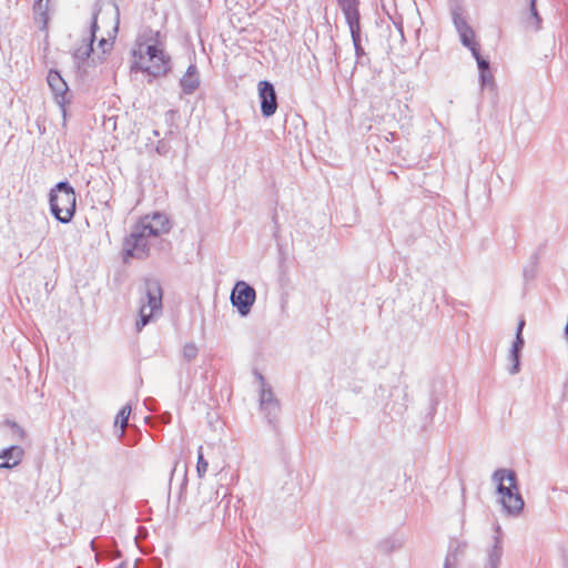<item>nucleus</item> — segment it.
I'll return each instance as SVG.
<instances>
[{"instance_id": "1", "label": "nucleus", "mask_w": 568, "mask_h": 568, "mask_svg": "<svg viewBox=\"0 0 568 568\" xmlns=\"http://www.w3.org/2000/svg\"><path fill=\"white\" fill-rule=\"evenodd\" d=\"M496 491L500 496L503 509L510 516H517L524 508V499L519 493L517 474L513 469L499 468L493 473Z\"/></svg>"}, {"instance_id": "2", "label": "nucleus", "mask_w": 568, "mask_h": 568, "mask_svg": "<svg viewBox=\"0 0 568 568\" xmlns=\"http://www.w3.org/2000/svg\"><path fill=\"white\" fill-rule=\"evenodd\" d=\"M49 205L52 216L62 224L72 221L77 210V194L68 180L58 182L49 192Z\"/></svg>"}, {"instance_id": "3", "label": "nucleus", "mask_w": 568, "mask_h": 568, "mask_svg": "<svg viewBox=\"0 0 568 568\" xmlns=\"http://www.w3.org/2000/svg\"><path fill=\"white\" fill-rule=\"evenodd\" d=\"M149 237L136 224L133 225L129 235L123 240L122 257L126 263L131 258L144 260L150 255Z\"/></svg>"}, {"instance_id": "4", "label": "nucleus", "mask_w": 568, "mask_h": 568, "mask_svg": "<svg viewBox=\"0 0 568 568\" xmlns=\"http://www.w3.org/2000/svg\"><path fill=\"white\" fill-rule=\"evenodd\" d=\"M47 82L53 95L54 102L59 105L63 120L67 119V106L72 102L73 93L67 81L57 69H50L47 74Z\"/></svg>"}, {"instance_id": "5", "label": "nucleus", "mask_w": 568, "mask_h": 568, "mask_svg": "<svg viewBox=\"0 0 568 568\" xmlns=\"http://www.w3.org/2000/svg\"><path fill=\"white\" fill-rule=\"evenodd\" d=\"M230 301L239 315L246 317L256 301V291L247 282L242 280L236 281L231 291Z\"/></svg>"}, {"instance_id": "6", "label": "nucleus", "mask_w": 568, "mask_h": 568, "mask_svg": "<svg viewBox=\"0 0 568 568\" xmlns=\"http://www.w3.org/2000/svg\"><path fill=\"white\" fill-rule=\"evenodd\" d=\"M337 7L345 18V22L349 29L353 44L363 43V32L361 26V0H335Z\"/></svg>"}, {"instance_id": "7", "label": "nucleus", "mask_w": 568, "mask_h": 568, "mask_svg": "<svg viewBox=\"0 0 568 568\" xmlns=\"http://www.w3.org/2000/svg\"><path fill=\"white\" fill-rule=\"evenodd\" d=\"M389 400L383 404V412L390 419L400 418L407 410L408 394L406 387L393 386L388 392Z\"/></svg>"}, {"instance_id": "8", "label": "nucleus", "mask_w": 568, "mask_h": 568, "mask_svg": "<svg viewBox=\"0 0 568 568\" xmlns=\"http://www.w3.org/2000/svg\"><path fill=\"white\" fill-rule=\"evenodd\" d=\"M257 378L261 382L262 388L260 394V407L264 413L268 424L274 425L277 420L280 412V403L274 396L271 386L266 385L265 379L261 373H256Z\"/></svg>"}, {"instance_id": "9", "label": "nucleus", "mask_w": 568, "mask_h": 568, "mask_svg": "<svg viewBox=\"0 0 568 568\" xmlns=\"http://www.w3.org/2000/svg\"><path fill=\"white\" fill-rule=\"evenodd\" d=\"M452 20L456 31L458 32L462 44L469 49L479 47L478 42L475 39V32L473 28L468 24L465 16L464 9L460 6H454L452 8Z\"/></svg>"}, {"instance_id": "10", "label": "nucleus", "mask_w": 568, "mask_h": 568, "mask_svg": "<svg viewBox=\"0 0 568 568\" xmlns=\"http://www.w3.org/2000/svg\"><path fill=\"white\" fill-rule=\"evenodd\" d=\"M151 237H158L170 232L172 225L165 213L154 212L151 215L143 216L135 223Z\"/></svg>"}, {"instance_id": "11", "label": "nucleus", "mask_w": 568, "mask_h": 568, "mask_svg": "<svg viewBox=\"0 0 568 568\" xmlns=\"http://www.w3.org/2000/svg\"><path fill=\"white\" fill-rule=\"evenodd\" d=\"M261 113L264 118H271L277 110V95L274 85L267 81L262 80L257 84Z\"/></svg>"}, {"instance_id": "12", "label": "nucleus", "mask_w": 568, "mask_h": 568, "mask_svg": "<svg viewBox=\"0 0 568 568\" xmlns=\"http://www.w3.org/2000/svg\"><path fill=\"white\" fill-rule=\"evenodd\" d=\"M160 32L156 31L154 37L150 39L151 43L146 44L145 54L151 62V65H158L159 68H166L165 77L172 71L171 57L165 52L163 48L159 45Z\"/></svg>"}, {"instance_id": "13", "label": "nucleus", "mask_w": 568, "mask_h": 568, "mask_svg": "<svg viewBox=\"0 0 568 568\" xmlns=\"http://www.w3.org/2000/svg\"><path fill=\"white\" fill-rule=\"evenodd\" d=\"M201 84V75L195 63H190L185 73L179 81L181 92L185 95L193 94Z\"/></svg>"}, {"instance_id": "14", "label": "nucleus", "mask_w": 568, "mask_h": 568, "mask_svg": "<svg viewBox=\"0 0 568 568\" xmlns=\"http://www.w3.org/2000/svg\"><path fill=\"white\" fill-rule=\"evenodd\" d=\"M495 536H494V544L489 548L485 562L484 568H499L501 565V557H503V540H501V528L499 525L495 527Z\"/></svg>"}, {"instance_id": "15", "label": "nucleus", "mask_w": 568, "mask_h": 568, "mask_svg": "<svg viewBox=\"0 0 568 568\" xmlns=\"http://www.w3.org/2000/svg\"><path fill=\"white\" fill-rule=\"evenodd\" d=\"M24 455V450L19 445H11L0 452V469H11L19 465Z\"/></svg>"}, {"instance_id": "16", "label": "nucleus", "mask_w": 568, "mask_h": 568, "mask_svg": "<svg viewBox=\"0 0 568 568\" xmlns=\"http://www.w3.org/2000/svg\"><path fill=\"white\" fill-rule=\"evenodd\" d=\"M146 300L148 303L141 307H146L150 312H158L162 308V288L159 282L146 283Z\"/></svg>"}, {"instance_id": "17", "label": "nucleus", "mask_w": 568, "mask_h": 568, "mask_svg": "<svg viewBox=\"0 0 568 568\" xmlns=\"http://www.w3.org/2000/svg\"><path fill=\"white\" fill-rule=\"evenodd\" d=\"M93 52V43L85 41L84 44L77 48L72 52V59L74 64L77 65V69L80 73L84 74L87 73V64L89 63V58L91 53Z\"/></svg>"}, {"instance_id": "18", "label": "nucleus", "mask_w": 568, "mask_h": 568, "mask_svg": "<svg viewBox=\"0 0 568 568\" xmlns=\"http://www.w3.org/2000/svg\"><path fill=\"white\" fill-rule=\"evenodd\" d=\"M131 72H142L145 73L152 79L163 78L165 77L166 68H159L158 65H143L140 61H133L131 64Z\"/></svg>"}, {"instance_id": "19", "label": "nucleus", "mask_w": 568, "mask_h": 568, "mask_svg": "<svg viewBox=\"0 0 568 568\" xmlns=\"http://www.w3.org/2000/svg\"><path fill=\"white\" fill-rule=\"evenodd\" d=\"M404 540L400 537L389 536L378 541L377 549L383 555H389L403 547Z\"/></svg>"}, {"instance_id": "20", "label": "nucleus", "mask_w": 568, "mask_h": 568, "mask_svg": "<svg viewBox=\"0 0 568 568\" xmlns=\"http://www.w3.org/2000/svg\"><path fill=\"white\" fill-rule=\"evenodd\" d=\"M33 13H34V20L37 22L42 23L40 29L45 30L48 22H49L48 3H43V0H34Z\"/></svg>"}, {"instance_id": "21", "label": "nucleus", "mask_w": 568, "mask_h": 568, "mask_svg": "<svg viewBox=\"0 0 568 568\" xmlns=\"http://www.w3.org/2000/svg\"><path fill=\"white\" fill-rule=\"evenodd\" d=\"M130 414H131V406H130V405H124V406L119 410V413H118V414H116V416H115V419H114V427H116L118 425H120V429H121V434H120V436H122V434H123V428L128 425Z\"/></svg>"}, {"instance_id": "22", "label": "nucleus", "mask_w": 568, "mask_h": 568, "mask_svg": "<svg viewBox=\"0 0 568 568\" xmlns=\"http://www.w3.org/2000/svg\"><path fill=\"white\" fill-rule=\"evenodd\" d=\"M101 8L95 4L92 11L91 24H90V37L87 40L88 42L94 43L97 39V32L99 31L98 17L100 14Z\"/></svg>"}, {"instance_id": "23", "label": "nucleus", "mask_w": 568, "mask_h": 568, "mask_svg": "<svg viewBox=\"0 0 568 568\" xmlns=\"http://www.w3.org/2000/svg\"><path fill=\"white\" fill-rule=\"evenodd\" d=\"M508 361L510 362V365L507 368L509 375H517L520 372L521 367V354L516 352H509Z\"/></svg>"}, {"instance_id": "24", "label": "nucleus", "mask_w": 568, "mask_h": 568, "mask_svg": "<svg viewBox=\"0 0 568 568\" xmlns=\"http://www.w3.org/2000/svg\"><path fill=\"white\" fill-rule=\"evenodd\" d=\"M155 312H150L146 307H140L139 320L135 323V328L140 332L144 326H146L153 318Z\"/></svg>"}, {"instance_id": "25", "label": "nucleus", "mask_w": 568, "mask_h": 568, "mask_svg": "<svg viewBox=\"0 0 568 568\" xmlns=\"http://www.w3.org/2000/svg\"><path fill=\"white\" fill-rule=\"evenodd\" d=\"M470 52H471V55L474 57V59L476 60L478 71L491 69L489 59L485 58L480 54L479 47H477L475 49L470 48Z\"/></svg>"}, {"instance_id": "26", "label": "nucleus", "mask_w": 568, "mask_h": 568, "mask_svg": "<svg viewBox=\"0 0 568 568\" xmlns=\"http://www.w3.org/2000/svg\"><path fill=\"white\" fill-rule=\"evenodd\" d=\"M197 354H199V348L193 342L186 343L183 346L182 356L185 362L191 363L192 361H194L196 358Z\"/></svg>"}, {"instance_id": "27", "label": "nucleus", "mask_w": 568, "mask_h": 568, "mask_svg": "<svg viewBox=\"0 0 568 568\" xmlns=\"http://www.w3.org/2000/svg\"><path fill=\"white\" fill-rule=\"evenodd\" d=\"M479 83H480L481 89H486V88L494 89L495 88V81H494V75H493L491 69L479 71Z\"/></svg>"}, {"instance_id": "28", "label": "nucleus", "mask_w": 568, "mask_h": 568, "mask_svg": "<svg viewBox=\"0 0 568 568\" xmlns=\"http://www.w3.org/2000/svg\"><path fill=\"white\" fill-rule=\"evenodd\" d=\"M529 13L530 18L535 22V30H539L541 28L542 19L537 9V0H529Z\"/></svg>"}, {"instance_id": "29", "label": "nucleus", "mask_w": 568, "mask_h": 568, "mask_svg": "<svg viewBox=\"0 0 568 568\" xmlns=\"http://www.w3.org/2000/svg\"><path fill=\"white\" fill-rule=\"evenodd\" d=\"M207 467H209V463L204 458V455L202 453V446H201L197 452V462H196V473L200 478H203L205 476Z\"/></svg>"}, {"instance_id": "30", "label": "nucleus", "mask_w": 568, "mask_h": 568, "mask_svg": "<svg viewBox=\"0 0 568 568\" xmlns=\"http://www.w3.org/2000/svg\"><path fill=\"white\" fill-rule=\"evenodd\" d=\"M524 346H525V338H524L523 333L515 334V339L513 341L509 352H516V353L521 354Z\"/></svg>"}, {"instance_id": "31", "label": "nucleus", "mask_w": 568, "mask_h": 568, "mask_svg": "<svg viewBox=\"0 0 568 568\" xmlns=\"http://www.w3.org/2000/svg\"><path fill=\"white\" fill-rule=\"evenodd\" d=\"M170 150H171V144L168 141H165L164 139L158 141V143L155 145V152L159 155L165 156V155H168Z\"/></svg>"}, {"instance_id": "32", "label": "nucleus", "mask_w": 568, "mask_h": 568, "mask_svg": "<svg viewBox=\"0 0 568 568\" xmlns=\"http://www.w3.org/2000/svg\"><path fill=\"white\" fill-rule=\"evenodd\" d=\"M537 274V265L528 263L523 271V276L525 281H531L536 277Z\"/></svg>"}, {"instance_id": "33", "label": "nucleus", "mask_w": 568, "mask_h": 568, "mask_svg": "<svg viewBox=\"0 0 568 568\" xmlns=\"http://www.w3.org/2000/svg\"><path fill=\"white\" fill-rule=\"evenodd\" d=\"M355 50L356 63L365 64L364 58H366V51L363 43L353 44Z\"/></svg>"}, {"instance_id": "34", "label": "nucleus", "mask_w": 568, "mask_h": 568, "mask_svg": "<svg viewBox=\"0 0 568 568\" xmlns=\"http://www.w3.org/2000/svg\"><path fill=\"white\" fill-rule=\"evenodd\" d=\"M186 486H187L186 467H183V469H182V479H181V483H180V486H179V494H178L179 500H181L182 496L185 494Z\"/></svg>"}, {"instance_id": "35", "label": "nucleus", "mask_w": 568, "mask_h": 568, "mask_svg": "<svg viewBox=\"0 0 568 568\" xmlns=\"http://www.w3.org/2000/svg\"><path fill=\"white\" fill-rule=\"evenodd\" d=\"M438 398L432 394L430 398H429V407H428V412H427V417L428 418H433V416L436 414V410H437V406H438Z\"/></svg>"}, {"instance_id": "36", "label": "nucleus", "mask_w": 568, "mask_h": 568, "mask_svg": "<svg viewBox=\"0 0 568 568\" xmlns=\"http://www.w3.org/2000/svg\"><path fill=\"white\" fill-rule=\"evenodd\" d=\"M6 425L9 426L16 434L19 435L20 438L26 436V430L14 420L7 419Z\"/></svg>"}, {"instance_id": "37", "label": "nucleus", "mask_w": 568, "mask_h": 568, "mask_svg": "<svg viewBox=\"0 0 568 568\" xmlns=\"http://www.w3.org/2000/svg\"><path fill=\"white\" fill-rule=\"evenodd\" d=\"M112 45H113V42H111L104 38H102L99 41V47L102 49L103 53H106L108 51H110L112 49Z\"/></svg>"}, {"instance_id": "38", "label": "nucleus", "mask_w": 568, "mask_h": 568, "mask_svg": "<svg viewBox=\"0 0 568 568\" xmlns=\"http://www.w3.org/2000/svg\"><path fill=\"white\" fill-rule=\"evenodd\" d=\"M386 388L383 386V385H379L376 389H375V398L377 400H381L383 402L385 396H386Z\"/></svg>"}, {"instance_id": "39", "label": "nucleus", "mask_w": 568, "mask_h": 568, "mask_svg": "<svg viewBox=\"0 0 568 568\" xmlns=\"http://www.w3.org/2000/svg\"><path fill=\"white\" fill-rule=\"evenodd\" d=\"M539 258H540V247H539L538 250H536V251L531 254L530 260H529V263L538 266Z\"/></svg>"}, {"instance_id": "40", "label": "nucleus", "mask_w": 568, "mask_h": 568, "mask_svg": "<svg viewBox=\"0 0 568 568\" xmlns=\"http://www.w3.org/2000/svg\"><path fill=\"white\" fill-rule=\"evenodd\" d=\"M524 327H525V320L520 318L518 324H517V328H516V333L515 334L523 333Z\"/></svg>"}, {"instance_id": "41", "label": "nucleus", "mask_w": 568, "mask_h": 568, "mask_svg": "<svg viewBox=\"0 0 568 568\" xmlns=\"http://www.w3.org/2000/svg\"><path fill=\"white\" fill-rule=\"evenodd\" d=\"M152 567L153 568H161L162 567V560L160 558H153L152 559Z\"/></svg>"}, {"instance_id": "42", "label": "nucleus", "mask_w": 568, "mask_h": 568, "mask_svg": "<svg viewBox=\"0 0 568 568\" xmlns=\"http://www.w3.org/2000/svg\"><path fill=\"white\" fill-rule=\"evenodd\" d=\"M178 469V465H175V467L172 469V473H171V479H170V491L172 490V481H173V476L175 474Z\"/></svg>"}, {"instance_id": "43", "label": "nucleus", "mask_w": 568, "mask_h": 568, "mask_svg": "<svg viewBox=\"0 0 568 568\" xmlns=\"http://www.w3.org/2000/svg\"><path fill=\"white\" fill-rule=\"evenodd\" d=\"M396 27H397V29H398V31H399V33H400V36H402V38H404V29H403V23H402V22H399V23H396Z\"/></svg>"}, {"instance_id": "44", "label": "nucleus", "mask_w": 568, "mask_h": 568, "mask_svg": "<svg viewBox=\"0 0 568 568\" xmlns=\"http://www.w3.org/2000/svg\"><path fill=\"white\" fill-rule=\"evenodd\" d=\"M444 568H450L449 557L447 556L444 562Z\"/></svg>"}, {"instance_id": "45", "label": "nucleus", "mask_w": 568, "mask_h": 568, "mask_svg": "<svg viewBox=\"0 0 568 568\" xmlns=\"http://www.w3.org/2000/svg\"><path fill=\"white\" fill-rule=\"evenodd\" d=\"M562 566H564V568H568V557L567 556H564Z\"/></svg>"}, {"instance_id": "46", "label": "nucleus", "mask_w": 568, "mask_h": 568, "mask_svg": "<svg viewBox=\"0 0 568 568\" xmlns=\"http://www.w3.org/2000/svg\"><path fill=\"white\" fill-rule=\"evenodd\" d=\"M133 55H134V57L139 55V58H140V59H142V58H143L142 53H138L135 50H133Z\"/></svg>"}, {"instance_id": "47", "label": "nucleus", "mask_w": 568, "mask_h": 568, "mask_svg": "<svg viewBox=\"0 0 568 568\" xmlns=\"http://www.w3.org/2000/svg\"><path fill=\"white\" fill-rule=\"evenodd\" d=\"M115 12H116V19L119 20L120 11H119L118 6H115Z\"/></svg>"}, {"instance_id": "48", "label": "nucleus", "mask_w": 568, "mask_h": 568, "mask_svg": "<svg viewBox=\"0 0 568 568\" xmlns=\"http://www.w3.org/2000/svg\"><path fill=\"white\" fill-rule=\"evenodd\" d=\"M153 135L158 138L160 136V132L158 130H153Z\"/></svg>"}, {"instance_id": "49", "label": "nucleus", "mask_w": 568, "mask_h": 568, "mask_svg": "<svg viewBox=\"0 0 568 568\" xmlns=\"http://www.w3.org/2000/svg\"><path fill=\"white\" fill-rule=\"evenodd\" d=\"M173 113H174L173 110H170V111L166 112V114H173Z\"/></svg>"}, {"instance_id": "50", "label": "nucleus", "mask_w": 568, "mask_h": 568, "mask_svg": "<svg viewBox=\"0 0 568 568\" xmlns=\"http://www.w3.org/2000/svg\"><path fill=\"white\" fill-rule=\"evenodd\" d=\"M116 568H124L122 564H120Z\"/></svg>"}]
</instances>
